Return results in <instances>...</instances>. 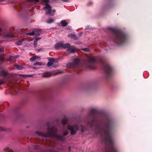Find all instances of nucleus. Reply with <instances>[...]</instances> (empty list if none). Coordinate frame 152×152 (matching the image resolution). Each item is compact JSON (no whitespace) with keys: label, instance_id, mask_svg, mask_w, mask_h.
Here are the masks:
<instances>
[{"label":"nucleus","instance_id":"f257e3e1","mask_svg":"<svg viewBox=\"0 0 152 152\" xmlns=\"http://www.w3.org/2000/svg\"><path fill=\"white\" fill-rule=\"evenodd\" d=\"M114 123L110 119H107L102 124L103 128L101 130V139L105 143L106 148L105 152H117L114 147V140L111 132L114 128Z\"/></svg>","mask_w":152,"mask_h":152},{"label":"nucleus","instance_id":"f03ea898","mask_svg":"<svg viewBox=\"0 0 152 152\" xmlns=\"http://www.w3.org/2000/svg\"><path fill=\"white\" fill-rule=\"evenodd\" d=\"M86 62L87 66L89 69H95L96 67V64L99 63L102 64L103 69L107 75H110L113 72V67L109 64L104 62L102 56H88Z\"/></svg>","mask_w":152,"mask_h":152},{"label":"nucleus","instance_id":"7ed1b4c3","mask_svg":"<svg viewBox=\"0 0 152 152\" xmlns=\"http://www.w3.org/2000/svg\"><path fill=\"white\" fill-rule=\"evenodd\" d=\"M108 29L111 31L110 39L116 44L121 45L127 42V36L123 31L113 28H109Z\"/></svg>","mask_w":152,"mask_h":152},{"label":"nucleus","instance_id":"20e7f679","mask_svg":"<svg viewBox=\"0 0 152 152\" xmlns=\"http://www.w3.org/2000/svg\"><path fill=\"white\" fill-rule=\"evenodd\" d=\"M47 125L48 126L47 128V132L46 133H43L39 131H36L35 133L39 136L44 137H53L56 139L61 141H64L65 139V136L67 135L68 132L67 130L65 131L63 133V135H59L57 134V129L56 127L54 126H52L50 127L49 126V124L48 123Z\"/></svg>","mask_w":152,"mask_h":152},{"label":"nucleus","instance_id":"39448f33","mask_svg":"<svg viewBox=\"0 0 152 152\" xmlns=\"http://www.w3.org/2000/svg\"><path fill=\"white\" fill-rule=\"evenodd\" d=\"M97 110L95 109H91L90 110L86 123L88 126L91 128L93 127H98V125L96 122L97 119L96 117V115L97 113Z\"/></svg>","mask_w":152,"mask_h":152},{"label":"nucleus","instance_id":"423d86ee","mask_svg":"<svg viewBox=\"0 0 152 152\" xmlns=\"http://www.w3.org/2000/svg\"><path fill=\"white\" fill-rule=\"evenodd\" d=\"M16 77H3L0 79V85L4 84L6 81H8L12 83L17 82Z\"/></svg>","mask_w":152,"mask_h":152},{"label":"nucleus","instance_id":"0eeeda50","mask_svg":"<svg viewBox=\"0 0 152 152\" xmlns=\"http://www.w3.org/2000/svg\"><path fill=\"white\" fill-rule=\"evenodd\" d=\"M79 129V126L76 124L73 125H69L67 126L68 129L70 131L71 134L73 135L76 134Z\"/></svg>","mask_w":152,"mask_h":152},{"label":"nucleus","instance_id":"6e6552de","mask_svg":"<svg viewBox=\"0 0 152 152\" xmlns=\"http://www.w3.org/2000/svg\"><path fill=\"white\" fill-rule=\"evenodd\" d=\"M62 48H67V50L70 53H74L77 51L76 48L73 46H71L69 43H63L62 42Z\"/></svg>","mask_w":152,"mask_h":152},{"label":"nucleus","instance_id":"1a4fd4ad","mask_svg":"<svg viewBox=\"0 0 152 152\" xmlns=\"http://www.w3.org/2000/svg\"><path fill=\"white\" fill-rule=\"evenodd\" d=\"M80 62V60L78 58L74 59L72 62H70L67 64L66 66L68 68H73L76 67Z\"/></svg>","mask_w":152,"mask_h":152},{"label":"nucleus","instance_id":"9d476101","mask_svg":"<svg viewBox=\"0 0 152 152\" xmlns=\"http://www.w3.org/2000/svg\"><path fill=\"white\" fill-rule=\"evenodd\" d=\"M42 1L45 3V6L43 8V10H45L46 9H48L46 13V14H50L51 13V6L48 3H49V0H42Z\"/></svg>","mask_w":152,"mask_h":152},{"label":"nucleus","instance_id":"9b49d317","mask_svg":"<svg viewBox=\"0 0 152 152\" xmlns=\"http://www.w3.org/2000/svg\"><path fill=\"white\" fill-rule=\"evenodd\" d=\"M41 31V29L35 28L33 30L32 32L27 33L26 35L29 36L35 35V36L38 37L40 35Z\"/></svg>","mask_w":152,"mask_h":152},{"label":"nucleus","instance_id":"f8f14e48","mask_svg":"<svg viewBox=\"0 0 152 152\" xmlns=\"http://www.w3.org/2000/svg\"><path fill=\"white\" fill-rule=\"evenodd\" d=\"M62 73L61 71H53L52 72H47L44 73L41 76H47L48 75H58Z\"/></svg>","mask_w":152,"mask_h":152},{"label":"nucleus","instance_id":"ddd939ff","mask_svg":"<svg viewBox=\"0 0 152 152\" xmlns=\"http://www.w3.org/2000/svg\"><path fill=\"white\" fill-rule=\"evenodd\" d=\"M2 29L0 28V36L1 35V32L2 31ZM2 42V41L0 40V43H1ZM4 51V48H0V52H3ZM5 56L4 54H2L0 56V63L3 62L4 61V57Z\"/></svg>","mask_w":152,"mask_h":152},{"label":"nucleus","instance_id":"4468645a","mask_svg":"<svg viewBox=\"0 0 152 152\" xmlns=\"http://www.w3.org/2000/svg\"><path fill=\"white\" fill-rule=\"evenodd\" d=\"M10 89L13 91H11V93L12 95L15 94L17 91L18 90V88H16L15 86H10Z\"/></svg>","mask_w":152,"mask_h":152},{"label":"nucleus","instance_id":"2eb2a0df","mask_svg":"<svg viewBox=\"0 0 152 152\" xmlns=\"http://www.w3.org/2000/svg\"><path fill=\"white\" fill-rule=\"evenodd\" d=\"M0 75L1 76H7L10 75L8 72L5 69H3L0 71Z\"/></svg>","mask_w":152,"mask_h":152},{"label":"nucleus","instance_id":"dca6fc26","mask_svg":"<svg viewBox=\"0 0 152 152\" xmlns=\"http://www.w3.org/2000/svg\"><path fill=\"white\" fill-rule=\"evenodd\" d=\"M62 42H60L56 44L54 46L56 50L59 49L60 47H62Z\"/></svg>","mask_w":152,"mask_h":152},{"label":"nucleus","instance_id":"f3484780","mask_svg":"<svg viewBox=\"0 0 152 152\" xmlns=\"http://www.w3.org/2000/svg\"><path fill=\"white\" fill-rule=\"evenodd\" d=\"M14 68L17 70H22L23 69V67L21 66L18 65L17 64H15L14 65Z\"/></svg>","mask_w":152,"mask_h":152},{"label":"nucleus","instance_id":"a211bd4d","mask_svg":"<svg viewBox=\"0 0 152 152\" xmlns=\"http://www.w3.org/2000/svg\"><path fill=\"white\" fill-rule=\"evenodd\" d=\"M48 62L47 64V65L48 67H50L53 64V62L52 61L50 58H48Z\"/></svg>","mask_w":152,"mask_h":152},{"label":"nucleus","instance_id":"6ab92c4d","mask_svg":"<svg viewBox=\"0 0 152 152\" xmlns=\"http://www.w3.org/2000/svg\"><path fill=\"white\" fill-rule=\"evenodd\" d=\"M60 23L62 26L65 27L68 25L67 23L66 22V20H64L61 21Z\"/></svg>","mask_w":152,"mask_h":152},{"label":"nucleus","instance_id":"aec40b11","mask_svg":"<svg viewBox=\"0 0 152 152\" xmlns=\"http://www.w3.org/2000/svg\"><path fill=\"white\" fill-rule=\"evenodd\" d=\"M81 131L82 132H83L85 131H86L87 129L86 126L82 125L80 126Z\"/></svg>","mask_w":152,"mask_h":152},{"label":"nucleus","instance_id":"412c9836","mask_svg":"<svg viewBox=\"0 0 152 152\" xmlns=\"http://www.w3.org/2000/svg\"><path fill=\"white\" fill-rule=\"evenodd\" d=\"M24 39H22L16 42V44L17 45H21L22 42L24 41Z\"/></svg>","mask_w":152,"mask_h":152},{"label":"nucleus","instance_id":"4be33fe9","mask_svg":"<svg viewBox=\"0 0 152 152\" xmlns=\"http://www.w3.org/2000/svg\"><path fill=\"white\" fill-rule=\"evenodd\" d=\"M68 36L69 37H71L73 38L75 40H77V37L75 35L71 34H69Z\"/></svg>","mask_w":152,"mask_h":152},{"label":"nucleus","instance_id":"5701e85b","mask_svg":"<svg viewBox=\"0 0 152 152\" xmlns=\"http://www.w3.org/2000/svg\"><path fill=\"white\" fill-rule=\"evenodd\" d=\"M6 37H7L8 38H13L14 37L13 35L10 33H9L7 34L6 35Z\"/></svg>","mask_w":152,"mask_h":152},{"label":"nucleus","instance_id":"b1692460","mask_svg":"<svg viewBox=\"0 0 152 152\" xmlns=\"http://www.w3.org/2000/svg\"><path fill=\"white\" fill-rule=\"evenodd\" d=\"M5 152H14L12 150L8 147H6L5 149Z\"/></svg>","mask_w":152,"mask_h":152},{"label":"nucleus","instance_id":"393cba45","mask_svg":"<svg viewBox=\"0 0 152 152\" xmlns=\"http://www.w3.org/2000/svg\"><path fill=\"white\" fill-rule=\"evenodd\" d=\"M28 1L29 2H31L34 3L38 2L39 0H28Z\"/></svg>","mask_w":152,"mask_h":152},{"label":"nucleus","instance_id":"a878e982","mask_svg":"<svg viewBox=\"0 0 152 152\" xmlns=\"http://www.w3.org/2000/svg\"><path fill=\"white\" fill-rule=\"evenodd\" d=\"M67 122V120L65 118H64L62 120V123L64 125H65L66 124Z\"/></svg>","mask_w":152,"mask_h":152},{"label":"nucleus","instance_id":"bb28decb","mask_svg":"<svg viewBox=\"0 0 152 152\" xmlns=\"http://www.w3.org/2000/svg\"><path fill=\"white\" fill-rule=\"evenodd\" d=\"M51 58V59L52 61L53 62V63L55 62H57L59 59V58H57V59L53 58Z\"/></svg>","mask_w":152,"mask_h":152},{"label":"nucleus","instance_id":"cd10ccee","mask_svg":"<svg viewBox=\"0 0 152 152\" xmlns=\"http://www.w3.org/2000/svg\"><path fill=\"white\" fill-rule=\"evenodd\" d=\"M42 65V63L37 62L36 63H35L34 64V66H37V65Z\"/></svg>","mask_w":152,"mask_h":152},{"label":"nucleus","instance_id":"c85d7f7f","mask_svg":"<svg viewBox=\"0 0 152 152\" xmlns=\"http://www.w3.org/2000/svg\"><path fill=\"white\" fill-rule=\"evenodd\" d=\"M56 12V10H51V13L50 14H49V15H54V13Z\"/></svg>","mask_w":152,"mask_h":152},{"label":"nucleus","instance_id":"c756f323","mask_svg":"<svg viewBox=\"0 0 152 152\" xmlns=\"http://www.w3.org/2000/svg\"><path fill=\"white\" fill-rule=\"evenodd\" d=\"M15 58H16V57H15L14 56H11L8 59V61H10L12 59H14Z\"/></svg>","mask_w":152,"mask_h":152},{"label":"nucleus","instance_id":"7c9ffc66","mask_svg":"<svg viewBox=\"0 0 152 152\" xmlns=\"http://www.w3.org/2000/svg\"><path fill=\"white\" fill-rule=\"evenodd\" d=\"M54 20L52 19H50L47 21V23H50L53 22Z\"/></svg>","mask_w":152,"mask_h":152},{"label":"nucleus","instance_id":"2f4dec72","mask_svg":"<svg viewBox=\"0 0 152 152\" xmlns=\"http://www.w3.org/2000/svg\"><path fill=\"white\" fill-rule=\"evenodd\" d=\"M0 131H7V130L5 129H4V128L1 126H0Z\"/></svg>","mask_w":152,"mask_h":152},{"label":"nucleus","instance_id":"473e14b6","mask_svg":"<svg viewBox=\"0 0 152 152\" xmlns=\"http://www.w3.org/2000/svg\"><path fill=\"white\" fill-rule=\"evenodd\" d=\"M19 76H33L32 75H19Z\"/></svg>","mask_w":152,"mask_h":152},{"label":"nucleus","instance_id":"72a5a7b5","mask_svg":"<svg viewBox=\"0 0 152 152\" xmlns=\"http://www.w3.org/2000/svg\"><path fill=\"white\" fill-rule=\"evenodd\" d=\"M30 60L31 61H34L35 60L34 59V57H31V58H30Z\"/></svg>","mask_w":152,"mask_h":152},{"label":"nucleus","instance_id":"f704fd0d","mask_svg":"<svg viewBox=\"0 0 152 152\" xmlns=\"http://www.w3.org/2000/svg\"><path fill=\"white\" fill-rule=\"evenodd\" d=\"M58 65L57 64H53L52 66L53 67H57V66H58Z\"/></svg>","mask_w":152,"mask_h":152},{"label":"nucleus","instance_id":"c9c22d12","mask_svg":"<svg viewBox=\"0 0 152 152\" xmlns=\"http://www.w3.org/2000/svg\"><path fill=\"white\" fill-rule=\"evenodd\" d=\"M39 148V146L38 145H36L34 146V149H38Z\"/></svg>","mask_w":152,"mask_h":152},{"label":"nucleus","instance_id":"e433bc0d","mask_svg":"<svg viewBox=\"0 0 152 152\" xmlns=\"http://www.w3.org/2000/svg\"><path fill=\"white\" fill-rule=\"evenodd\" d=\"M83 50L85 51H88V49L87 48H84L82 49Z\"/></svg>","mask_w":152,"mask_h":152},{"label":"nucleus","instance_id":"4c0bfd02","mask_svg":"<svg viewBox=\"0 0 152 152\" xmlns=\"http://www.w3.org/2000/svg\"><path fill=\"white\" fill-rule=\"evenodd\" d=\"M37 40H36L35 39V40L34 41V44L35 45H37Z\"/></svg>","mask_w":152,"mask_h":152},{"label":"nucleus","instance_id":"58836bf2","mask_svg":"<svg viewBox=\"0 0 152 152\" xmlns=\"http://www.w3.org/2000/svg\"><path fill=\"white\" fill-rule=\"evenodd\" d=\"M35 60L37 59L38 58V56H33Z\"/></svg>","mask_w":152,"mask_h":152},{"label":"nucleus","instance_id":"ea45409f","mask_svg":"<svg viewBox=\"0 0 152 152\" xmlns=\"http://www.w3.org/2000/svg\"><path fill=\"white\" fill-rule=\"evenodd\" d=\"M19 7L21 9V10H22L23 9V7H22V5L21 4H19Z\"/></svg>","mask_w":152,"mask_h":152},{"label":"nucleus","instance_id":"a19ab883","mask_svg":"<svg viewBox=\"0 0 152 152\" xmlns=\"http://www.w3.org/2000/svg\"><path fill=\"white\" fill-rule=\"evenodd\" d=\"M41 39V37H37L35 38V39L36 40H37V41H38L39 40H40Z\"/></svg>","mask_w":152,"mask_h":152},{"label":"nucleus","instance_id":"79ce46f5","mask_svg":"<svg viewBox=\"0 0 152 152\" xmlns=\"http://www.w3.org/2000/svg\"><path fill=\"white\" fill-rule=\"evenodd\" d=\"M62 1L64 2H68L69 1V0H61Z\"/></svg>","mask_w":152,"mask_h":152},{"label":"nucleus","instance_id":"37998d69","mask_svg":"<svg viewBox=\"0 0 152 152\" xmlns=\"http://www.w3.org/2000/svg\"><path fill=\"white\" fill-rule=\"evenodd\" d=\"M88 4H92V2H89L88 3Z\"/></svg>","mask_w":152,"mask_h":152},{"label":"nucleus","instance_id":"c03bdc74","mask_svg":"<svg viewBox=\"0 0 152 152\" xmlns=\"http://www.w3.org/2000/svg\"><path fill=\"white\" fill-rule=\"evenodd\" d=\"M11 75H16V74H13L12 73Z\"/></svg>","mask_w":152,"mask_h":152},{"label":"nucleus","instance_id":"a18cd8bd","mask_svg":"<svg viewBox=\"0 0 152 152\" xmlns=\"http://www.w3.org/2000/svg\"><path fill=\"white\" fill-rule=\"evenodd\" d=\"M107 77V78L106 79H107L109 77H108V76H107V77Z\"/></svg>","mask_w":152,"mask_h":152},{"label":"nucleus","instance_id":"49530a36","mask_svg":"<svg viewBox=\"0 0 152 152\" xmlns=\"http://www.w3.org/2000/svg\"><path fill=\"white\" fill-rule=\"evenodd\" d=\"M4 0H0V1H4Z\"/></svg>","mask_w":152,"mask_h":152},{"label":"nucleus","instance_id":"de8ad7c7","mask_svg":"<svg viewBox=\"0 0 152 152\" xmlns=\"http://www.w3.org/2000/svg\"><path fill=\"white\" fill-rule=\"evenodd\" d=\"M69 149H70V146L69 147Z\"/></svg>","mask_w":152,"mask_h":152},{"label":"nucleus","instance_id":"09e8293b","mask_svg":"<svg viewBox=\"0 0 152 152\" xmlns=\"http://www.w3.org/2000/svg\"><path fill=\"white\" fill-rule=\"evenodd\" d=\"M64 83H66V82H64Z\"/></svg>","mask_w":152,"mask_h":152}]
</instances>
